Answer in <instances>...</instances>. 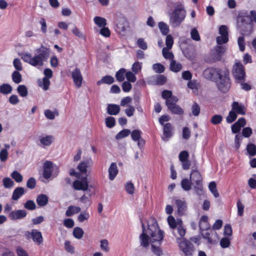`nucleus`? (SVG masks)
I'll use <instances>...</instances> for the list:
<instances>
[{
	"label": "nucleus",
	"instance_id": "obj_9",
	"mask_svg": "<svg viewBox=\"0 0 256 256\" xmlns=\"http://www.w3.org/2000/svg\"><path fill=\"white\" fill-rule=\"evenodd\" d=\"M219 34L220 36L216 37V40L218 44L221 45L226 43L228 40V28L225 25H222L219 28Z\"/></svg>",
	"mask_w": 256,
	"mask_h": 256
},
{
	"label": "nucleus",
	"instance_id": "obj_26",
	"mask_svg": "<svg viewBox=\"0 0 256 256\" xmlns=\"http://www.w3.org/2000/svg\"><path fill=\"white\" fill-rule=\"evenodd\" d=\"M120 111V107L115 104H109L107 107V112L110 115H117Z\"/></svg>",
	"mask_w": 256,
	"mask_h": 256
},
{
	"label": "nucleus",
	"instance_id": "obj_18",
	"mask_svg": "<svg viewBox=\"0 0 256 256\" xmlns=\"http://www.w3.org/2000/svg\"><path fill=\"white\" fill-rule=\"evenodd\" d=\"M246 124V120L244 118H240L238 119V121L231 126L232 131L234 134L238 132L241 128L245 126Z\"/></svg>",
	"mask_w": 256,
	"mask_h": 256
},
{
	"label": "nucleus",
	"instance_id": "obj_6",
	"mask_svg": "<svg viewBox=\"0 0 256 256\" xmlns=\"http://www.w3.org/2000/svg\"><path fill=\"white\" fill-rule=\"evenodd\" d=\"M232 74L238 80H244L246 76L245 70L241 63L236 62L233 66Z\"/></svg>",
	"mask_w": 256,
	"mask_h": 256
},
{
	"label": "nucleus",
	"instance_id": "obj_61",
	"mask_svg": "<svg viewBox=\"0 0 256 256\" xmlns=\"http://www.w3.org/2000/svg\"><path fill=\"white\" fill-rule=\"evenodd\" d=\"M222 120V117L221 115H214L211 118V122L214 124H218L221 122Z\"/></svg>",
	"mask_w": 256,
	"mask_h": 256
},
{
	"label": "nucleus",
	"instance_id": "obj_3",
	"mask_svg": "<svg viewBox=\"0 0 256 256\" xmlns=\"http://www.w3.org/2000/svg\"><path fill=\"white\" fill-rule=\"evenodd\" d=\"M186 15V11L180 6H176L173 12L170 15V23L172 27L178 26L184 20Z\"/></svg>",
	"mask_w": 256,
	"mask_h": 256
},
{
	"label": "nucleus",
	"instance_id": "obj_13",
	"mask_svg": "<svg viewBox=\"0 0 256 256\" xmlns=\"http://www.w3.org/2000/svg\"><path fill=\"white\" fill-rule=\"evenodd\" d=\"M116 30L117 32L120 34L126 30L128 27V22L124 18L120 17L118 18L115 22Z\"/></svg>",
	"mask_w": 256,
	"mask_h": 256
},
{
	"label": "nucleus",
	"instance_id": "obj_58",
	"mask_svg": "<svg viewBox=\"0 0 256 256\" xmlns=\"http://www.w3.org/2000/svg\"><path fill=\"white\" fill-rule=\"evenodd\" d=\"M126 77L128 82H134L136 80V78L135 76V74L132 72L129 71L126 72Z\"/></svg>",
	"mask_w": 256,
	"mask_h": 256
},
{
	"label": "nucleus",
	"instance_id": "obj_41",
	"mask_svg": "<svg viewBox=\"0 0 256 256\" xmlns=\"http://www.w3.org/2000/svg\"><path fill=\"white\" fill-rule=\"evenodd\" d=\"M84 232L82 229L80 227H76L73 230L74 236L77 239H80L83 235Z\"/></svg>",
	"mask_w": 256,
	"mask_h": 256
},
{
	"label": "nucleus",
	"instance_id": "obj_52",
	"mask_svg": "<svg viewBox=\"0 0 256 256\" xmlns=\"http://www.w3.org/2000/svg\"><path fill=\"white\" fill-rule=\"evenodd\" d=\"M168 50L166 48H164L162 50V55L166 59L173 60L174 56L172 52H169Z\"/></svg>",
	"mask_w": 256,
	"mask_h": 256
},
{
	"label": "nucleus",
	"instance_id": "obj_14",
	"mask_svg": "<svg viewBox=\"0 0 256 256\" xmlns=\"http://www.w3.org/2000/svg\"><path fill=\"white\" fill-rule=\"evenodd\" d=\"M174 203L178 214L180 216L185 214L187 210V204L184 198L175 199Z\"/></svg>",
	"mask_w": 256,
	"mask_h": 256
},
{
	"label": "nucleus",
	"instance_id": "obj_8",
	"mask_svg": "<svg viewBox=\"0 0 256 256\" xmlns=\"http://www.w3.org/2000/svg\"><path fill=\"white\" fill-rule=\"evenodd\" d=\"M224 70L210 68L206 69L203 72V74L207 79H216L220 76Z\"/></svg>",
	"mask_w": 256,
	"mask_h": 256
},
{
	"label": "nucleus",
	"instance_id": "obj_5",
	"mask_svg": "<svg viewBox=\"0 0 256 256\" xmlns=\"http://www.w3.org/2000/svg\"><path fill=\"white\" fill-rule=\"evenodd\" d=\"M176 242L180 250L186 256H190L194 252V246L192 243L186 239L176 238Z\"/></svg>",
	"mask_w": 256,
	"mask_h": 256
},
{
	"label": "nucleus",
	"instance_id": "obj_48",
	"mask_svg": "<svg viewBox=\"0 0 256 256\" xmlns=\"http://www.w3.org/2000/svg\"><path fill=\"white\" fill-rule=\"evenodd\" d=\"M12 80L16 84H19L22 82L21 74L18 71H14L12 74Z\"/></svg>",
	"mask_w": 256,
	"mask_h": 256
},
{
	"label": "nucleus",
	"instance_id": "obj_20",
	"mask_svg": "<svg viewBox=\"0 0 256 256\" xmlns=\"http://www.w3.org/2000/svg\"><path fill=\"white\" fill-rule=\"evenodd\" d=\"M190 180L192 184H196L202 183V176L198 171L192 170L190 174Z\"/></svg>",
	"mask_w": 256,
	"mask_h": 256
},
{
	"label": "nucleus",
	"instance_id": "obj_32",
	"mask_svg": "<svg viewBox=\"0 0 256 256\" xmlns=\"http://www.w3.org/2000/svg\"><path fill=\"white\" fill-rule=\"evenodd\" d=\"M94 22L99 28H102L107 24L106 20L105 18L100 16H96L94 18Z\"/></svg>",
	"mask_w": 256,
	"mask_h": 256
},
{
	"label": "nucleus",
	"instance_id": "obj_34",
	"mask_svg": "<svg viewBox=\"0 0 256 256\" xmlns=\"http://www.w3.org/2000/svg\"><path fill=\"white\" fill-rule=\"evenodd\" d=\"M12 90V86L8 84H4L0 86V92L4 94L11 93Z\"/></svg>",
	"mask_w": 256,
	"mask_h": 256
},
{
	"label": "nucleus",
	"instance_id": "obj_2",
	"mask_svg": "<svg viewBox=\"0 0 256 256\" xmlns=\"http://www.w3.org/2000/svg\"><path fill=\"white\" fill-rule=\"evenodd\" d=\"M148 233L150 236V242H152V250L157 256H160L162 251L159 246H156L154 243L156 242H161L164 238V232L160 230L158 224L154 222L152 225L148 226Z\"/></svg>",
	"mask_w": 256,
	"mask_h": 256
},
{
	"label": "nucleus",
	"instance_id": "obj_42",
	"mask_svg": "<svg viewBox=\"0 0 256 256\" xmlns=\"http://www.w3.org/2000/svg\"><path fill=\"white\" fill-rule=\"evenodd\" d=\"M17 91L22 97H26L28 96V89L24 85L22 84L18 86L17 88Z\"/></svg>",
	"mask_w": 256,
	"mask_h": 256
},
{
	"label": "nucleus",
	"instance_id": "obj_53",
	"mask_svg": "<svg viewBox=\"0 0 256 256\" xmlns=\"http://www.w3.org/2000/svg\"><path fill=\"white\" fill-rule=\"evenodd\" d=\"M182 188L186 191H188L191 188V183L188 178L183 179L181 182Z\"/></svg>",
	"mask_w": 256,
	"mask_h": 256
},
{
	"label": "nucleus",
	"instance_id": "obj_54",
	"mask_svg": "<svg viewBox=\"0 0 256 256\" xmlns=\"http://www.w3.org/2000/svg\"><path fill=\"white\" fill-rule=\"evenodd\" d=\"M152 69L156 73H162L164 71V67L163 65L160 63L154 64L152 65Z\"/></svg>",
	"mask_w": 256,
	"mask_h": 256
},
{
	"label": "nucleus",
	"instance_id": "obj_15",
	"mask_svg": "<svg viewBox=\"0 0 256 256\" xmlns=\"http://www.w3.org/2000/svg\"><path fill=\"white\" fill-rule=\"evenodd\" d=\"M200 233L202 237L208 240L209 244H213L214 242V239L218 238L217 233L212 230H202Z\"/></svg>",
	"mask_w": 256,
	"mask_h": 256
},
{
	"label": "nucleus",
	"instance_id": "obj_35",
	"mask_svg": "<svg viewBox=\"0 0 256 256\" xmlns=\"http://www.w3.org/2000/svg\"><path fill=\"white\" fill-rule=\"evenodd\" d=\"M158 26L162 34L164 36H167L170 30L168 24L163 22H160L158 23Z\"/></svg>",
	"mask_w": 256,
	"mask_h": 256
},
{
	"label": "nucleus",
	"instance_id": "obj_31",
	"mask_svg": "<svg viewBox=\"0 0 256 256\" xmlns=\"http://www.w3.org/2000/svg\"><path fill=\"white\" fill-rule=\"evenodd\" d=\"M114 78L110 76H106L102 78L98 81L96 82L97 85L100 86L102 84H111L114 82Z\"/></svg>",
	"mask_w": 256,
	"mask_h": 256
},
{
	"label": "nucleus",
	"instance_id": "obj_22",
	"mask_svg": "<svg viewBox=\"0 0 256 256\" xmlns=\"http://www.w3.org/2000/svg\"><path fill=\"white\" fill-rule=\"evenodd\" d=\"M172 127L170 123H166L164 125V136H162L163 140H168V139L172 136Z\"/></svg>",
	"mask_w": 256,
	"mask_h": 256
},
{
	"label": "nucleus",
	"instance_id": "obj_7",
	"mask_svg": "<svg viewBox=\"0 0 256 256\" xmlns=\"http://www.w3.org/2000/svg\"><path fill=\"white\" fill-rule=\"evenodd\" d=\"M43 169V176L46 180L50 178L52 172L54 170H56V176L58 174V168L56 166H54L52 162L50 161L47 160L44 163Z\"/></svg>",
	"mask_w": 256,
	"mask_h": 256
},
{
	"label": "nucleus",
	"instance_id": "obj_27",
	"mask_svg": "<svg viewBox=\"0 0 256 256\" xmlns=\"http://www.w3.org/2000/svg\"><path fill=\"white\" fill-rule=\"evenodd\" d=\"M81 210V208L79 206H70L68 208L66 212V216L68 217L72 216L74 214L79 213Z\"/></svg>",
	"mask_w": 256,
	"mask_h": 256
},
{
	"label": "nucleus",
	"instance_id": "obj_51",
	"mask_svg": "<svg viewBox=\"0 0 256 256\" xmlns=\"http://www.w3.org/2000/svg\"><path fill=\"white\" fill-rule=\"evenodd\" d=\"M58 113L57 112H52L50 110H46L44 111V115L48 119L54 120L56 116H58Z\"/></svg>",
	"mask_w": 256,
	"mask_h": 256
},
{
	"label": "nucleus",
	"instance_id": "obj_19",
	"mask_svg": "<svg viewBox=\"0 0 256 256\" xmlns=\"http://www.w3.org/2000/svg\"><path fill=\"white\" fill-rule=\"evenodd\" d=\"M142 232L140 235V244L144 248H146L149 246V236L146 232V228L144 224L142 223Z\"/></svg>",
	"mask_w": 256,
	"mask_h": 256
},
{
	"label": "nucleus",
	"instance_id": "obj_40",
	"mask_svg": "<svg viewBox=\"0 0 256 256\" xmlns=\"http://www.w3.org/2000/svg\"><path fill=\"white\" fill-rule=\"evenodd\" d=\"M208 188L215 198L219 196V194L216 190V185L214 182H212L209 184Z\"/></svg>",
	"mask_w": 256,
	"mask_h": 256
},
{
	"label": "nucleus",
	"instance_id": "obj_12",
	"mask_svg": "<svg viewBox=\"0 0 256 256\" xmlns=\"http://www.w3.org/2000/svg\"><path fill=\"white\" fill-rule=\"evenodd\" d=\"M72 77L76 88H80L82 86L83 80L80 70L78 68H76L72 72Z\"/></svg>",
	"mask_w": 256,
	"mask_h": 256
},
{
	"label": "nucleus",
	"instance_id": "obj_21",
	"mask_svg": "<svg viewBox=\"0 0 256 256\" xmlns=\"http://www.w3.org/2000/svg\"><path fill=\"white\" fill-rule=\"evenodd\" d=\"M232 110L235 112L242 115L246 114V108L243 104H240L237 102H234L232 105Z\"/></svg>",
	"mask_w": 256,
	"mask_h": 256
},
{
	"label": "nucleus",
	"instance_id": "obj_60",
	"mask_svg": "<svg viewBox=\"0 0 256 256\" xmlns=\"http://www.w3.org/2000/svg\"><path fill=\"white\" fill-rule=\"evenodd\" d=\"M189 157V154L186 150L181 152L178 155L179 160L182 162L188 160Z\"/></svg>",
	"mask_w": 256,
	"mask_h": 256
},
{
	"label": "nucleus",
	"instance_id": "obj_37",
	"mask_svg": "<svg viewBox=\"0 0 256 256\" xmlns=\"http://www.w3.org/2000/svg\"><path fill=\"white\" fill-rule=\"evenodd\" d=\"M176 230L181 238H183L186 233V230L182 226V222L181 220H178V226L176 227Z\"/></svg>",
	"mask_w": 256,
	"mask_h": 256
},
{
	"label": "nucleus",
	"instance_id": "obj_33",
	"mask_svg": "<svg viewBox=\"0 0 256 256\" xmlns=\"http://www.w3.org/2000/svg\"><path fill=\"white\" fill-rule=\"evenodd\" d=\"M182 69V65L179 62H177L174 60H172L170 64V70L175 72H180Z\"/></svg>",
	"mask_w": 256,
	"mask_h": 256
},
{
	"label": "nucleus",
	"instance_id": "obj_23",
	"mask_svg": "<svg viewBox=\"0 0 256 256\" xmlns=\"http://www.w3.org/2000/svg\"><path fill=\"white\" fill-rule=\"evenodd\" d=\"M199 227L200 231L207 230L210 228V225L208 222V217L206 216H202L199 222Z\"/></svg>",
	"mask_w": 256,
	"mask_h": 256
},
{
	"label": "nucleus",
	"instance_id": "obj_63",
	"mask_svg": "<svg viewBox=\"0 0 256 256\" xmlns=\"http://www.w3.org/2000/svg\"><path fill=\"white\" fill-rule=\"evenodd\" d=\"M142 69V63L138 62H135L132 66V70L135 74H138Z\"/></svg>",
	"mask_w": 256,
	"mask_h": 256
},
{
	"label": "nucleus",
	"instance_id": "obj_56",
	"mask_svg": "<svg viewBox=\"0 0 256 256\" xmlns=\"http://www.w3.org/2000/svg\"><path fill=\"white\" fill-rule=\"evenodd\" d=\"M2 182L4 186L7 188H10L14 185V182L9 178H4Z\"/></svg>",
	"mask_w": 256,
	"mask_h": 256
},
{
	"label": "nucleus",
	"instance_id": "obj_17",
	"mask_svg": "<svg viewBox=\"0 0 256 256\" xmlns=\"http://www.w3.org/2000/svg\"><path fill=\"white\" fill-rule=\"evenodd\" d=\"M26 212L24 210H18L12 211L8 214L9 218L12 220L22 219L26 216Z\"/></svg>",
	"mask_w": 256,
	"mask_h": 256
},
{
	"label": "nucleus",
	"instance_id": "obj_25",
	"mask_svg": "<svg viewBox=\"0 0 256 256\" xmlns=\"http://www.w3.org/2000/svg\"><path fill=\"white\" fill-rule=\"evenodd\" d=\"M90 196V190H88L87 192V194H84L80 198V201L84 204L86 208H88L92 204Z\"/></svg>",
	"mask_w": 256,
	"mask_h": 256
},
{
	"label": "nucleus",
	"instance_id": "obj_39",
	"mask_svg": "<svg viewBox=\"0 0 256 256\" xmlns=\"http://www.w3.org/2000/svg\"><path fill=\"white\" fill-rule=\"evenodd\" d=\"M170 106L168 109L173 114L181 115L184 114L183 110L178 105L174 104L172 106L170 105Z\"/></svg>",
	"mask_w": 256,
	"mask_h": 256
},
{
	"label": "nucleus",
	"instance_id": "obj_64",
	"mask_svg": "<svg viewBox=\"0 0 256 256\" xmlns=\"http://www.w3.org/2000/svg\"><path fill=\"white\" fill-rule=\"evenodd\" d=\"M126 190L129 194H132L134 192V187L132 183L127 182L125 186Z\"/></svg>",
	"mask_w": 256,
	"mask_h": 256
},
{
	"label": "nucleus",
	"instance_id": "obj_59",
	"mask_svg": "<svg viewBox=\"0 0 256 256\" xmlns=\"http://www.w3.org/2000/svg\"><path fill=\"white\" fill-rule=\"evenodd\" d=\"M173 44L174 40L172 36L170 34L167 35L166 39V48L171 49Z\"/></svg>",
	"mask_w": 256,
	"mask_h": 256
},
{
	"label": "nucleus",
	"instance_id": "obj_16",
	"mask_svg": "<svg viewBox=\"0 0 256 256\" xmlns=\"http://www.w3.org/2000/svg\"><path fill=\"white\" fill-rule=\"evenodd\" d=\"M92 164V160L90 157L84 158V160L78 165L77 168L82 173L86 174L87 172V168L91 166Z\"/></svg>",
	"mask_w": 256,
	"mask_h": 256
},
{
	"label": "nucleus",
	"instance_id": "obj_47",
	"mask_svg": "<svg viewBox=\"0 0 256 256\" xmlns=\"http://www.w3.org/2000/svg\"><path fill=\"white\" fill-rule=\"evenodd\" d=\"M177 220V221H176V220L172 216H170L168 218V224L172 229H174L176 228V227L178 226V220Z\"/></svg>",
	"mask_w": 256,
	"mask_h": 256
},
{
	"label": "nucleus",
	"instance_id": "obj_10",
	"mask_svg": "<svg viewBox=\"0 0 256 256\" xmlns=\"http://www.w3.org/2000/svg\"><path fill=\"white\" fill-rule=\"evenodd\" d=\"M25 234L27 239L32 238L33 241L38 245L41 244L43 242L42 233L37 230L33 229L30 232H26Z\"/></svg>",
	"mask_w": 256,
	"mask_h": 256
},
{
	"label": "nucleus",
	"instance_id": "obj_44",
	"mask_svg": "<svg viewBox=\"0 0 256 256\" xmlns=\"http://www.w3.org/2000/svg\"><path fill=\"white\" fill-rule=\"evenodd\" d=\"M237 118V114L234 111L231 110L228 115L226 118V121L228 123L230 124L234 122Z\"/></svg>",
	"mask_w": 256,
	"mask_h": 256
},
{
	"label": "nucleus",
	"instance_id": "obj_29",
	"mask_svg": "<svg viewBox=\"0 0 256 256\" xmlns=\"http://www.w3.org/2000/svg\"><path fill=\"white\" fill-rule=\"evenodd\" d=\"M48 202V196L44 194L38 195L36 198V202L40 206H46Z\"/></svg>",
	"mask_w": 256,
	"mask_h": 256
},
{
	"label": "nucleus",
	"instance_id": "obj_49",
	"mask_svg": "<svg viewBox=\"0 0 256 256\" xmlns=\"http://www.w3.org/2000/svg\"><path fill=\"white\" fill-rule=\"evenodd\" d=\"M12 178L17 182H20L22 181V175L18 171L14 170L11 174Z\"/></svg>",
	"mask_w": 256,
	"mask_h": 256
},
{
	"label": "nucleus",
	"instance_id": "obj_62",
	"mask_svg": "<svg viewBox=\"0 0 256 256\" xmlns=\"http://www.w3.org/2000/svg\"><path fill=\"white\" fill-rule=\"evenodd\" d=\"M24 208L28 210H32L36 209V205L34 202L32 200H28L24 204Z\"/></svg>",
	"mask_w": 256,
	"mask_h": 256
},
{
	"label": "nucleus",
	"instance_id": "obj_24",
	"mask_svg": "<svg viewBox=\"0 0 256 256\" xmlns=\"http://www.w3.org/2000/svg\"><path fill=\"white\" fill-rule=\"evenodd\" d=\"M118 173V169L115 162H112L108 168L109 179L112 180L116 177Z\"/></svg>",
	"mask_w": 256,
	"mask_h": 256
},
{
	"label": "nucleus",
	"instance_id": "obj_4",
	"mask_svg": "<svg viewBox=\"0 0 256 256\" xmlns=\"http://www.w3.org/2000/svg\"><path fill=\"white\" fill-rule=\"evenodd\" d=\"M228 74V70H224L220 76L218 78L219 79V81L217 83L218 88L220 90L223 92H227L230 87V82Z\"/></svg>",
	"mask_w": 256,
	"mask_h": 256
},
{
	"label": "nucleus",
	"instance_id": "obj_46",
	"mask_svg": "<svg viewBox=\"0 0 256 256\" xmlns=\"http://www.w3.org/2000/svg\"><path fill=\"white\" fill-rule=\"evenodd\" d=\"M130 134V130L124 129L120 132L116 136V140H120L128 136Z\"/></svg>",
	"mask_w": 256,
	"mask_h": 256
},
{
	"label": "nucleus",
	"instance_id": "obj_36",
	"mask_svg": "<svg viewBox=\"0 0 256 256\" xmlns=\"http://www.w3.org/2000/svg\"><path fill=\"white\" fill-rule=\"evenodd\" d=\"M50 84V81L48 78L44 77L42 80H38V86L44 90H48Z\"/></svg>",
	"mask_w": 256,
	"mask_h": 256
},
{
	"label": "nucleus",
	"instance_id": "obj_38",
	"mask_svg": "<svg viewBox=\"0 0 256 256\" xmlns=\"http://www.w3.org/2000/svg\"><path fill=\"white\" fill-rule=\"evenodd\" d=\"M126 74V70L124 68H120L116 72V77L118 82L124 80Z\"/></svg>",
	"mask_w": 256,
	"mask_h": 256
},
{
	"label": "nucleus",
	"instance_id": "obj_1",
	"mask_svg": "<svg viewBox=\"0 0 256 256\" xmlns=\"http://www.w3.org/2000/svg\"><path fill=\"white\" fill-rule=\"evenodd\" d=\"M36 54L34 56L28 52H24L20 54L22 59L25 62L28 63L34 66L40 67L43 66L44 62L48 58L50 50L48 48L41 46L35 50Z\"/></svg>",
	"mask_w": 256,
	"mask_h": 256
},
{
	"label": "nucleus",
	"instance_id": "obj_43",
	"mask_svg": "<svg viewBox=\"0 0 256 256\" xmlns=\"http://www.w3.org/2000/svg\"><path fill=\"white\" fill-rule=\"evenodd\" d=\"M90 217L89 213L86 211L82 212L78 216V220L80 222H82L88 220Z\"/></svg>",
	"mask_w": 256,
	"mask_h": 256
},
{
	"label": "nucleus",
	"instance_id": "obj_45",
	"mask_svg": "<svg viewBox=\"0 0 256 256\" xmlns=\"http://www.w3.org/2000/svg\"><path fill=\"white\" fill-rule=\"evenodd\" d=\"M142 132L140 130H135L131 133V137L133 140L136 142L140 140L141 138V134Z\"/></svg>",
	"mask_w": 256,
	"mask_h": 256
},
{
	"label": "nucleus",
	"instance_id": "obj_55",
	"mask_svg": "<svg viewBox=\"0 0 256 256\" xmlns=\"http://www.w3.org/2000/svg\"><path fill=\"white\" fill-rule=\"evenodd\" d=\"M100 247L101 250L104 252H107L110 250V248L108 246V242L106 239H104L100 240Z\"/></svg>",
	"mask_w": 256,
	"mask_h": 256
},
{
	"label": "nucleus",
	"instance_id": "obj_50",
	"mask_svg": "<svg viewBox=\"0 0 256 256\" xmlns=\"http://www.w3.org/2000/svg\"><path fill=\"white\" fill-rule=\"evenodd\" d=\"M248 152L251 156H254L256 154V146L253 144H249L246 147Z\"/></svg>",
	"mask_w": 256,
	"mask_h": 256
},
{
	"label": "nucleus",
	"instance_id": "obj_57",
	"mask_svg": "<svg viewBox=\"0 0 256 256\" xmlns=\"http://www.w3.org/2000/svg\"><path fill=\"white\" fill-rule=\"evenodd\" d=\"M116 124L115 118L112 116H108L106 118V124L108 128H113Z\"/></svg>",
	"mask_w": 256,
	"mask_h": 256
},
{
	"label": "nucleus",
	"instance_id": "obj_11",
	"mask_svg": "<svg viewBox=\"0 0 256 256\" xmlns=\"http://www.w3.org/2000/svg\"><path fill=\"white\" fill-rule=\"evenodd\" d=\"M72 186L74 190H77L88 191V184L86 177L84 178L82 180H74L73 182Z\"/></svg>",
	"mask_w": 256,
	"mask_h": 256
},
{
	"label": "nucleus",
	"instance_id": "obj_28",
	"mask_svg": "<svg viewBox=\"0 0 256 256\" xmlns=\"http://www.w3.org/2000/svg\"><path fill=\"white\" fill-rule=\"evenodd\" d=\"M54 137L52 136H46L40 137V142L43 146H49L54 140Z\"/></svg>",
	"mask_w": 256,
	"mask_h": 256
},
{
	"label": "nucleus",
	"instance_id": "obj_30",
	"mask_svg": "<svg viewBox=\"0 0 256 256\" xmlns=\"http://www.w3.org/2000/svg\"><path fill=\"white\" fill-rule=\"evenodd\" d=\"M24 194V188L22 187L16 188L14 191L12 199L16 200Z\"/></svg>",
	"mask_w": 256,
	"mask_h": 256
}]
</instances>
